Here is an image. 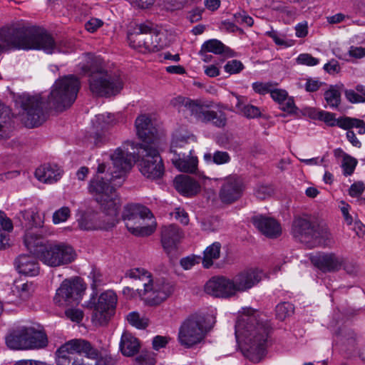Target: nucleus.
Listing matches in <instances>:
<instances>
[{
	"instance_id": "1",
	"label": "nucleus",
	"mask_w": 365,
	"mask_h": 365,
	"mask_svg": "<svg viewBox=\"0 0 365 365\" xmlns=\"http://www.w3.org/2000/svg\"><path fill=\"white\" fill-rule=\"evenodd\" d=\"M112 166L99 163L97 175L91 179L88 190L96 202L101 205H119L122 204L114 186H120L125 174L131 168L132 156L118 148L110 155Z\"/></svg>"
},
{
	"instance_id": "2",
	"label": "nucleus",
	"mask_w": 365,
	"mask_h": 365,
	"mask_svg": "<svg viewBox=\"0 0 365 365\" xmlns=\"http://www.w3.org/2000/svg\"><path fill=\"white\" fill-rule=\"evenodd\" d=\"M9 47L43 50L48 54L61 51L52 36L44 29L36 26L1 28L0 52Z\"/></svg>"
},
{
	"instance_id": "3",
	"label": "nucleus",
	"mask_w": 365,
	"mask_h": 365,
	"mask_svg": "<svg viewBox=\"0 0 365 365\" xmlns=\"http://www.w3.org/2000/svg\"><path fill=\"white\" fill-rule=\"evenodd\" d=\"M270 326L258 319L255 313L245 314L235 324L237 341L244 342L243 355L255 363L259 362L265 354Z\"/></svg>"
},
{
	"instance_id": "4",
	"label": "nucleus",
	"mask_w": 365,
	"mask_h": 365,
	"mask_svg": "<svg viewBox=\"0 0 365 365\" xmlns=\"http://www.w3.org/2000/svg\"><path fill=\"white\" fill-rule=\"evenodd\" d=\"M24 244L39 260L52 267L68 264L76 258L74 249L68 244L48 241L33 232L25 234Z\"/></svg>"
},
{
	"instance_id": "5",
	"label": "nucleus",
	"mask_w": 365,
	"mask_h": 365,
	"mask_svg": "<svg viewBox=\"0 0 365 365\" xmlns=\"http://www.w3.org/2000/svg\"><path fill=\"white\" fill-rule=\"evenodd\" d=\"M57 365H113L111 357L99 356L91 343L75 339L61 345L56 351Z\"/></svg>"
},
{
	"instance_id": "6",
	"label": "nucleus",
	"mask_w": 365,
	"mask_h": 365,
	"mask_svg": "<svg viewBox=\"0 0 365 365\" xmlns=\"http://www.w3.org/2000/svg\"><path fill=\"white\" fill-rule=\"evenodd\" d=\"M125 278L142 281L144 289L139 291L143 301L150 306H155L167 299L173 292L174 287L164 279L153 280L152 274L144 268H133L125 273Z\"/></svg>"
},
{
	"instance_id": "7",
	"label": "nucleus",
	"mask_w": 365,
	"mask_h": 365,
	"mask_svg": "<svg viewBox=\"0 0 365 365\" xmlns=\"http://www.w3.org/2000/svg\"><path fill=\"white\" fill-rule=\"evenodd\" d=\"M291 233L310 248L319 246L329 237V230L324 220L317 215L308 214L294 217Z\"/></svg>"
},
{
	"instance_id": "8",
	"label": "nucleus",
	"mask_w": 365,
	"mask_h": 365,
	"mask_svg": "<svg viewBox=\"0 0 365 365\" xmlns=\"http://www.w3.org/2000/svg\"><path fill=\"white\" fill-rule=\"evenodd\" d=\"M88 77L89 89L98 97L116 96L123 88L120 74L116 71H107L101 66H91Z\"/></svg>"
},
{
	"instance_id": "9",
	"label": "nucleus",
	"mask_w": 365,
	"mask_h": 365,
	"mask_svg": "<svg viewBox=\"0 0 365 365\" xmlns=\"http://www.w3.org/2000/svg\"><path fill=\"white\" fill-rule=\"evenodd\" d=\"M80 81L73 75L56 81L48 97V104L58 110L70 107L76 101L80 88Z\"/></svg>"
},
{
	"instance_id": "10",
	"label": "nucleus",
	"mask_w": 365,
	"mask_h": 365,
	"mask_svg": "<svg viewBox=\"0 0 365 365\" xmlns=\"http://www.w3.org/2000/svg\"><path fill=\"white\" fill-rule=\"evenodd\" d=\"M6 344L11 349L44 348L48 344L46 333L31 327H21L13 329L6 336Z\"/></svg>"
},
{
	"instance_id": "11",
	"label": "nucleus",
	"mask_w": 365,
	"mask_h": 365,
	"mask_svg": "<svg viewBox=\"0 0 365 365\" xmlns=\"http://www.w3.org/2000/svg\"><path fill=\"white\" fill-rule=\"evenodd\" d=\"M123 218L128 220V230L136 236L150 235L156 228L154 216L148 207H125Z\"/></svg>"
},
{
	"instance_id": "12",
	"label": "nucleus",
	"mask_w": 365,
	"mask_h": 365,
	"mask_svg": "<svg viewBox=\"0 0 365 365\" xmlns=\"http://www.w3.org/2000/svg\"><path fill=\"white\" fill-rule=\"evenodd\" d=\"M137 149V156L123 150L132 156L131 163L141 158L139 163L140 171L145 177L152 180L161 178L164 174L165 168L158 150L151 145L145 144H139Z\"/></svg>"
},
{
	"instance_id": "13",
	"label": "nucleus",
	"mask_w": 365,
	"mask_h": 365,
	"mask_svg": "<svg viewBox=\"0 0 365 365\" xmlns=\"http://www.w3.org/2000/svg\"><path fill=\"white\" fill-rule=\"evenodd\" d=\"M130 45L142 52H157L167 46L165 35L155 32L147 24H140L128 36Z\"/></svg>"
},
{
	"instance_id": "14",
	"label": "nucleus",
	"mask_w": 365,
	"mask_h": 365,
	"mask_svg": "<svg viewBox=\"0 0 365 365\" xmlns=\"http://www.w3.org/2000/svg\"><path fill=\"white\" fill-rule=\"evenodd\" d=\"M19 103L23 109V121L26 127H38L46 121L47 113L39 95L23 94L19 97Z\"/></svg>"
},
{
	"instance_id": "15",
	"label": "nucleus",
	"mask_w": 365,
	"mask_h": 365,
	"mask_svg": "<svg viewBox=\"0 0 365 365\" xmlns=\"http://www.w3.org/2000/svg\"><path fill=\"white\" fill-rule=\"evenodd\" d=\"M205 318L192 315L181 324L178 332V341L185 348H191L200 343L207 332Z\"/></svg>"
},
{
	"instance_id": "16",
	"label": "nucleus",
	"mask_w": 365,
	"mask_h": 365,
	"mask_svg": "<svg viewBox=\"0 0 365 365\" xmlns=\"http://www.w3.org/2000/svg\"><path fill=\"white\" fill-rule=\"evenodd\" d=\"M85 289L86 287L79 277L65 279L57 289L53 302L59 307L78 304Z\"/></svg>"
},
{
	"instance_id": "17",
	"label": "nucleus",
	"mask_w": 365,
	"mask_h": 365,
	"mask_svg": "<svg viewBox=\"0 0 365 365\" xmlns=\"http://www.w3.org/2000/svg\"><path fill=\"white\" fill-rule=\"evenodd\" d=\"M117 304V296L113 291L108 290L102 293L94 304L92 321L98 325L108 323L115 313Z\"/></svg>"
},
{
	"instance_id": "18",
	"label": "nucleus",
	"mask_w": 365,
	"mask_h": 365,
	"mask_svg": "<svg viewBox=\"0 0 365 365\" xmlns=\"http://www.w3.org/2000/svg\"><path fill=\"white\" fill-rule=\"evenodd\" d=\"M170 104L183 111H187L190 116L194 117L197 121L205 123L209 112L210 105L201 100H192L183 96H178L170 101Z\"/></svg>"
},
{
	"instance_id": "19",
	"label": "nucleus",
	"mask_w": 365,
	"mask_h": 365,
	"mask_svg": "<svg viewBox=\"0 0 365 365\" xmlns=\"http://www.w3.org/2000/svg\"><path fill=\"white\" fill-rule=\"evenodd\" d=\"M205 292L213 297L230 298L237 294L232 279L220 276L214 277L207 282Z\"/></svg>"
},
{
	"instance_id": "20",
	"label": "nucleus",
	"mask_w": 365,
	"mask_h": 365,
	"mask_svg": "<svg viewBox=\"0 0 365 365\" xmlns=\"http://www.w3.org/2000/svg\"><path fill=\"white\" fill-rule=\"evenodd\" d=\"M236 293L247 292L262 280V272L256 269H247L236 274L233 278Z\"/></svg>"
},
{
	"instance_id": "21",
	"label": "nucleus",
	"mask_w": 365,
	"mask_h": 365,
	"mask_svg": "<svg viewBox=\"0 0 365 365\" xmlns=\"http://www.w3.org/2000/svg\"><path fill=\"white\" fill-rule=\"evenodd\" d=\"M243 192V183L235 175L225 179L220 190V197L224 203L231 204L240 199Z\"/></svg>"
},
{
	"instance_id": "22",
	"label": "nucleus",
	"mask_w": 365,
	"mask_h": 365,
	"mask_svg": "<svg viewBox=\"0 0 365 365\" xmlns=\"http://www.w3.org/2000/svg\"><path fill=\"white\" fill-rule=\"evenodd\" d=\"M252 222L261 233L269 238H277L282 234L280 224L273 217L255 215L252 217Z\"/></svg>"
},
{
	"instance_id": "23",
	"label": "nucleus",
	"mask_w": 365,
	"mask_h": 365,
	"mask_svg": "<svg viewBox=\"0 0 365 365\" xmlns=\"http://www.w3.org/2000/svg\"><path fill=\"white\" fill-rule=\"evenodd\" d=\"M312 263L324 272L339 271L344 262V257L334 253L319 254L311 257Z\"/></svg>"
},
{
	"instance_id": "24",
	"label": "nucleus",
	"mask_w": 365,
	"mask_h": 365,
	"mask_svg": "<svg viewBox=\"0 0 365 365\" xmlns=\"http://www.w3.org/2000/svg\"><path fill=\"white\" fill-rule=\"evenodd\" d=\"M182 232L174 224L165 225L161 228V243L167 253L174 250L182 237Z\"/></svg>"
},
{
	"instance_id": "25",
	"label": "nucleus",
	"mask_w": 365,
	"mask_h": 365,
	"mask_svg": "<svg viewBox=\"0 0 365 365\" xmlns=\"http://www.w3.org/2000/svg\"><path fill=\"white\" fill-rule=\"evenodd\" d=\"M137 135L143 141V144L151 145L157 139V129L153 126L150 119L142 115L135 120Z\"/></svg>"
},
{
	"instance_id": "26",
	"label": "nucleus",
	"mask_w": 365,
	"mask_h": 365,
	"mask_svg": "<svg viewBox=\"0 0 365 365\" xmlns=\"http://www.w3.org/2000/svg\"><path fill=\"white\" fill-rule=\"evenodd\" d=\"M174 187L181 195L192 197L197 195L200 190L199 183L190 176L180 175L174 180Z\"/></svg>"
},
{
	"instance_id": "27",
	"label": "nucleus",
	"mask_w": 365,
	"mask_h": 365,
	"mask_svg": "<svg viewBox=\"0 0 365 365\" xmlns=\"http://www.w3.org/2000/svg\"><path fill=\"white\" fill-rule=\"evenodd\" d=\"M189 155L185 153H175L173 155L171 161L174 166L181 172L194 173L197 167V158L191 156L192 149L188 150Z\"/></svg>"
},
{
	"instance_id": "28",
	"label": "nucleus",
	"mask_w": 365,
	"mask_h": 365,
	"mask_svg": "<svg viewBox=\"0 0 365 365\" xmlns=\"http://www.w3.org/2000/svg\"><path fill=\"white\" fill-rule=\"evenodd\" d=\"M18 272L26 276H36L39 272L38 264L34 256L21 255L15 260Z\"/></svg>"
},
{
	"instance_id": "29",
	"label": "nucleus",
	"mask_w": 365,
	"mask_h": 365,
	"mask_svg": "<svg viewBox=\"0 0 365 365\" xmlns=\"http://www.w3.org/2000/svg\"><path fill=\"white\" fill-rule=\"evenodd\" d=\"M62 175V170L56 165L44 164L35 171L36 178L44 183H53L58 181Z\"/></svg>"
},
{
	"instance_id": "30",
	"label": "nucleus",
	"mask_w": 365,
	"mask_h": 365,
	"mask_svg": "<svg viewBox=\"0 0 365 365\" xmlns=\"http://www.w3.org/2000/svg\"><path fill=\"white\" fill-rule=\"evenodd\" d=\"M19 218L22 225L29 228L40 227L43 222V215L39 213L37 207H30L21 211Z\"/></svg>"
},
{
	"instance_id": "31",
	"label": "nucleus",
	"mask_w": 365,
	"mask_h": 365,
	"mask_svg": "<svg viewBox=\"0 0 365 365\" xmlns=\"http://www.w3.org/2000/svg\"><path fill=\"white\" fill-rule=\"evenodd\" d=\"M139 348L140 343L137 338L128 332H124L122 334L120 349L123 355L127 356H133L138 351Z\"/></svg>"
},
{
	"instance_id": "32",
	"label": "nucleus",
	"mask_w": 365,
	"mask_h": 365,
	"mask_svg": "<svg viewBox=\"0 0 365 365\" xmlns=\"http://www.w3.org/2000/svg\"><path fill=\"white\" fill-rule=\"evenodd\" d=\"M237 103L235 107L238 112L247 118H255L261 115L259 108L246 103L243 96H236Z\"/></svg>"
},
{
	"instance_id": "33",
	"label": "nucleus",
	"mask_w": 365,
	"mask_h": 365,
	"mask_svg": "<svg viewBox=\"0 0 365 365\" xmlns=\"http://www.w3.org/2000/svg\"><path fill=\"white\" fill-rule=\"evenodd\" d=\"M208 51L217 55L232 56V50L217 39H210L202 44V52Z\"/></svg>"
},
{
	"instance_id": "34",
	"label": "nucleus",
	"mask_w": 365,
	"mask_h": 365,
	"mask_svg": "<svg viewBox=\"0 0 365 365\" xmlns=\"http://www.w3.org/2000/svg\"><path fill=\"white\" fill-rule=\"evenodd\" d=\"M221 244L215 242L208 246L203 252L202 265L205 268L208 269L213 264V261L217 259L220 257Z\"/></svg>"
},
{
	"instance_id": "35",
	"label": "nucleus",
	"mask_w": 365,
	"mask_h": 365,
	"mask_svg": "<svg viewBox=\"0 0 365 365\" xmlns=\"http://www.w3.org/2000/svg\"><path fill=\"white\" fill-rule=\"evenodd\" d=\"M338 126L344 130L356 128L360 135L365 134V121L350 117L339 118Z\"/></svg>"
},
{
	"instance_id": "36",
	"label": "nucleus",
	"mask_w": 365,
	"mask_h": 365,
	"mask_svg": "<svg viewBox=\"0 0 365 365\" xmlns=\"http://www.w3.org/2000/svg\"><path fill=\"white\" fill-rule=\"evenodd\" d=\"M80 213L81 215L78 221L81 230H95L98 227L96 222L98 219V215L94 212L92 208L86 212Z\"/></svg>"
},
{
	"instance_id": "37",
	"label": "nucleus",
	"mask_w": 365,
	"mask_h": 365,
	"mask_svg": "<svg viewBox=\"0 0 365 365\" xmlns=\"http://www.w3.org/2000/svg\"><path fill=\"white\" fill-rule=\"evenodd\" d=\"M327 106L332 109L339 107L341 103V92L337 86H330L329 88L324 93Z\"/></svg>"
},
{
	"instance_id": "38",
	"label": "nucleus",
	"mask_w": 365,
	"mask_h": 365,
	"mask_svg": "<svg viewBox=\"0 0 365 365\" xmlns=\"http://www.w3.org/2000/svg\"><path fill=\"white\" fill-rule=\"evenodd\" d=\"M204 160L207 163L223 165L230 162L231 157L227 152L217 150L213 154L208 153L204 155Z\"/></svg>"
},
{
	"instance_id": "39",
	"label": "nucleus",
	"mask_w": 365,
	"mask_h": 365,
	"mask_svg": "<svg viewBox=\"0 0 365 365\" xmlns=\"http://www.w3.org/2000/svg\"><path fill=\"white\" fill-rule=\"evenodd\" d=\"M312 118L324 121L330 126L337 125L339 118H335V115L324 110H313L309 113Z\"/></svg>"
},
{
	"instance_id": "40",
	"label": "nucleus",
	"mask_w": 365,
	"mask_h": 365,
	"mask_svg": "<svg viewBox=\"0 0 365 365\" xmlns=\"http://www.w3.org/2000/svg\"><path fill=\"white\" fill-rule=\"evenodd\" d=\"M294 312V307L288 302L279 303L276 306V317L280 321H284L286 318L291 317Z\"/></svg>"
},
{
	"instance_id": "41",
	"label": "nucleus",
	"mask_w": 365,
	"mask_h": 365,
	"mask_svg": "<svg viewBox=\"0 0 365 365\" xmlns=\"http://www.w3.org/2000/svg\"><path fill=\"white\" fill-rule=\"evenodd\" d=\"M35 287L32 282H25L16 284L14 292H16L21 300H27L34 292Z\"/></svg>"
},
{
	"instance_id": "42",
	"label": "nucleus",
	"mask_w": 365,
	"mask_h": 365,
	"mask_svg": "<svg viewBox=\"0 0 365 365\" xmlns=\"http://www.w3.org/2000/svg\"><path fill=\"white\" fill-rule=\"evenodd\" d=\"M193 135H175L172 140L170 145V153L174 155L175 153H181L178 149L184 148L190 140L193 139Z\"/></svg>"
},
{
	"instance_id": "43",
	"label": "nucleus",
	"mask_w": 365,
	"mask_h": 365,
	"mask_svg": "<svg viewBox=\"0 0 365 365\" xmlns=\"http://www.w3.org/2000/svg\"><path fill=\"white\" fill-rule=\"evenodd\" d=\"M207 117L208 118H207V119L205 123L212 122L215 126L218 128H222L226 125V114L222 111L216 112L214 110H210Z\"/></svg>"
},
{
	"instance_id": "44",
	"label": "nucleus",
	"mask_w": 365,
	"mask_h": 365,
	"mask_svg": "<svg viewBox=\"0 0 365 365\" xmlns=\"http://www.w3.org/2000/svg\"><path fill=\"white\" fill-rule=\"evenodd\" d=\"M126 318L130 324L138 329H145L148 324V319L141 318L136 312L129 313Z\"/></svg>"
},
{
	"instance_id": "45",
	"label": "nucleus",
	"mask_w": 365,
	"mask_h": 365,
	"mask_svg": "<svg viewBox=\"0 0 365 365\" xmlns=\"http://www.w3.org/2000/svg\"><path fill=\"white\" fill-rule=\"evenodd\" d=\"M357 160L351 155L346 156L343 160H341V167L343 170V174L345 176H349L353 174L355 168L357 165Z\"/></svg>"
},
{
	"instance_id": "46",
	"label": "nucleus",
	"mask_w": 365,
	"mask_h": 365,
	"mask_svg": "<svg viewBox=\"0 0 365 365\" xmlns=\"http://www.w3.org/2000/svg\"><path fill=\"white\" fill-rule=\"evenodd\" d=\"M277 83H274L273 82H255L252 83V89L257 93L260 95H265L267 93H271V91L273 87H275Z\"/></svg>"
},
{
	"instance_id": "47",
	"label": "nucleus",
	"mask_w": 365,
	"mask_h": 365,
	"mask_svg": "<svg viewBox=\"0 0 365 365\" xmlns=\"http://www.w3.org/2000/svg\"><path fill=\"white\" fill-rule=\"evenodd\" d=\"M113 122L114 116L111 113H103L96 115V123L97 124V128L105 129L107 126L113 124Z\"/></svg>"
},
{
	"instance_id": "48",
	"label": "nucleus",
	"mask_w": 365,
	"mask_h": 365,
	"mask_svg": "<svg viewBox=\"0 0 365 365\" xmlns=\"http://www.w3.org/2000/svg\"><path fill=\"white\" fill-rule=\"evenodd\" d=\"M274 193V188L271 185H258L255 190V195L260 200L269 197Z\"/></svg>"
},
{
	"instance_id": "49",
	"label": "nucleus",
	"mask_w": 365,
	"mask_h": 365,
	"mask_svg": "<svg viewBox=\"0 0 365 365\" xmlns=\"http://www.w3.org/2000/svg\"><path fill=\"white\" fill-rule=\"evenodd\" d=\"M200 219L202 229L205 230L214 231L218 225L219 218L217 216H210L208 217H200Z\"/></svg>"
},
{
	"instance_id": "50",
	"label": "nucleus",
	"mask_w": 365,
	"mask_h": 365,
	"mask_svg": "<svg viewBox=\"0 0 365 365\" xmlns=\"http://www.w3.org/2000/svg\"><path fill=\"white\" fill-rule=\"evenodd\" d=\"M70 210L68 207H61L53 215V222L54 224H58L67 220L70 217Z\"/></svg>"
},
{
	"instance_id": "51",
	"label": "nucleus",
	"mask_w": 365,
	"mask_h": 365,
	"mask_svg": "<svg viewBox=\"0 0 365 365\" xmlns=\"http://www.w3.org/2000/svg\"><path fill=\"white\" fill-rule=\"evenodd\" d=\"M270 96L279 105H282L284 100L289 96L288 93L285 90L276 88L275 87H273Z\"/></svg>"
},
{
	"instance_id": "52",
	"label": "nucleus",
	"mask_w": 365,
	"mask_h": 365,
	"mask_svg": "<svg viewBox=\"0 0 365 365\" xmlns=\"http://www.w3.org/2000/svg\"><path fill=\"white\" fill-rule=\"evenodd\" d=\"M224 68L227 73L233 74L240 73L244 68V66L238 60H232L225 64Z\"/></svg>"
},
{
	"instance_id": "53",
	"label": "nucleus",
	"mask_w": 365,
	"mask_h": 365,
	"mask_svg": "<svg viewBox=\"0 0 365 365\" xmlns=\"http://www.w3.org/2000/svg\"><path fill=\"white\" fill-rule=\"evenodd\" d=\"M297 62L299 64L312 66L318 64L319 61L318 58L313 57L311 54L302 53L298 56Z\"/></svg>"
},
{
	"instance_id": "54",
	"label": "nucleus",
	"mask_w": 365,
	"mask_h": 365,
	"mask_svg": "<svg viewBox=\"0 0 365 365\" xmlns=\"http://www.w3.org/2000/svg\"><path fill=\"white\" fill-rule=\"evenodd\" d=\"M170 215L173 216L177 220H179L182 224L187 225L189 223V217L187 212L183 209L182 207H176L173 212H170Z\"/></svg>"
},
{
	"instance_id": "55",
	"label": "nucleus",
	"mask_w": 365,
	"mask_h": 365,
	"mask_svg": "<svg viewBox=\"0 0 365 365\" xmlns=\"http://www.w3.org/2000/svg\"><path fill=\"white\" fill-rule=\"evenodd\" d=\"M153 353L141 354L135 359V365H155Z\"/></svg>"
},
{
	"instance_id": "56",
	"label": "nucleus",
	"mask_w": 365,
	"mask_h": 365,
	"mask_svg": "<svg viewBox=\"0 0 365 365\" xmlns=\"http://www.w3.org/2000/svg\"><path fill=\"white\" fill-rule=\"evenodd\" d=\"M280 106V109L289 114L296 113L297 108L295 106L293 97L288 96L282 105Z\"/></svg>"
},
{
	"instance_id": "57",
	"label": "nucleus",
	"mask_w": 365,
	"mask_h": 365,
	"mask_svg": "<svg viewBox=\"0 0 365 365\" xmlns=\"http://www.w3.org/2000/svg\"><path fill=\"white\" fill-rule=\"evenodd\" d=\"M66 316L73 322H80L83 317V312L79 309H68L65 312Z\"/></svg>"
},
{
	"instance_id": "58",
	"label": "nucleus",
	"mask_w": 365,
	"mask_h": 365,
	"mask_svg": "<svg viewBox=\"0 0 365 365\" xmlns=\"http://www.w3.org/2000/svg\"><path fill=\"white\" fill-rule=\"evenodd\" d=\"M103 24V22L102 20L96 18H92L85 24V28L88 31L93 33L102 26Z\"/></svg>"
},
{
	"instance_id": "59",
	"label": "nucleus",
	"mask_w": 365,
	"mask_h": 365,
	"mask_svg": "<svg viewBox=\"0 0 365 365\" xmlns=\"http://www.w3.org/2000/svg\"><path fill=\"white\" fill-rule=\"evenodd\" d=\"M0 225L4 231L11 232L13 230L12 221L3 211H0Z\"/></svg>"
},
{
	"instance_id": "60",
	"label": "nucleus",
	"mask_w": 365,
	"mask_h": 365,
	"mask_svg": "<svg viewBox=\"0 0 365 365\" xmlns=\"http://www.w3.org/2000/svg\"><path fill=\"white\" fill-rule=\"evenodd\" d=\"M345 96L349 102L353 103H363L365 101V98L363 96L358 94L353 90H346L345 91Z\"/></svg>"
},
{
	"instance_id": "61",
	"label": "nucleus",
	"mask_w": 365,
	"mask_h": 365,
	"mask_svg": "<svg viewBox=\"0 0 365 365\" xmlns=\"http://www.w3.org/2000/svg\"><path fill=\"white\" fill-rule=\"evenodd\" d=\"M170 339L168 336L158 335L153 339V347L155 350H159L165 347Z\"/></svg>"
},
{
	"instance_id": "62",
	"label": "nucleus",
	"mask_w": 365,
	"mask_h": 365,
	"mask_svg": "<svg viewBox=\"0 0 365 365\" xmlns=\"http://www.w3.org/2000/svg\"><path fill=\"white\" fill-rule=\"evenodd\" d=\"M349 55L354 58H362L365 56V48L351 46L349 50Z\"/></svg>"
},
{
	"instance_id": "63",
	"label": "nucleus",
	"mask_w": 365,
	"mask_h": 365,
	"mask_svg": "<svg viewBox=\"0 0 365 365\" xmlns=\"http://www.w3.org/2000/svg\"><path fill=\"white\" fill-rule=\"evenodd\" d=\"M324 69L329 74H334L339 73L341 68L338 61L332 59L324 66Z\"/></svg>"
},
{
	"instance_id": "64",
	"label": "nucleus",
	"mask_w": 365,
	"mask_h": 365,
	"mask_svg": "<svg viewBox=\"0 0 365 365\" xmlns=\"http://www.w3.org/2000/svg\"><path fill=\"white\" fill-rule=\"evenodd\" d=\"M322 84V82L317 80L308 78L305 83L304 88L307 92H315L319 90Z\"/></svg>"
}]
</instances>
